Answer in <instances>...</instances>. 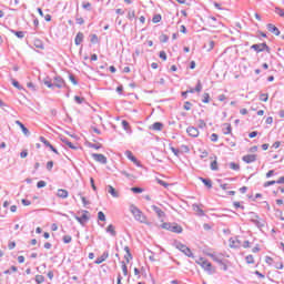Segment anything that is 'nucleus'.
<instances>
[{
    "label": "nucleus",
    "instance_id": "f257e3e1",
    "mask_svg": "<svg viewBox=\"0 0 284 284\" xmlns=\"http://www.w3.org/2000/svg\"><path fill=\"white\" fill-rule=\"evenodd\" d=\"M161 227L162 230H168L169 232H173L174 234H181L183 232V227L178 223L164 222Z\"/></svg>",
    "mask_w": 284,
    "mask_h": 284
},
{
    "label": "nucleus",
    "instance_id": "f03ea898",
    "mask_svg": "<svg viewBox=\"0 0 284 284\" xmlns=\"http://www.w3.org/2000/svg\"><path fill=\"white\" fill-rule=\"evenodd\" d=\"M130 212L133 214L135 221H139V223H145V221H148V217H145L143 212L135 205L130 206Z\"/></svg>",
    "mask_w": 284,
    "mask_h": 284
},
{
    "label": "nucleus",
    "instance_id": "7ed1b4c3",
    "mask_svg": "<svg viewBox=\"0 0 284 284\" xmlns=\"http://www.w3.org/2000/svg\"><path fill=\"white\" fill-rule=\"evenodd\" d=\"M174 245H175L176 250H180V252H182V254H184L189 258H194V253H192V250H190V247H187V245H185L181 242H175Z\"/></svg>",
    "mask_w": 284,
    "mask_h": 284
},
{
    "label": "nucleus",
    "instance_id": "20e7f679",
    "mask_svg": "<svg viewBox=\"0 0 284 284\" xmlns=\"http://www.w3.org/2000/svg\"><path fill=\"white\" fill-rule=\"evenodd\" d=\"M82 212H83L82 216L74 214V212H71V214L73 215L75 221H78V223H80V225H85V223H88L90 221V216H88V214H90V212H88V211H82Z\"/></svg>",
    "mask_w": 284,
    "mask_h": 284
},
{
    "label": "nucleus",
    "instance_id": "39448f33",
    "mask_svg": "<svg viewBox=\"0 0 284 284\" xmlns=\"http://www.w3.org/2000/svg\"><path fill=\"white\" fill-rule=\"evenodd\" d=\"M251 50H255V52H271L270 47L267 45V43L263 42V43H258V44H252L251 45Z\"/></svg>",
    "mask_w": 284,
    "mask_h": 284
},
{
    "label": "nucleus",
    "instance_id": "423d86ee",
    "mask_svg": "<svg viewBox=\"0 0 284 284\" xmlns=\"http://www.w3.org/2000/svg\"><path fill=\"white\" fill-rule=\"evenodd\" d=\"M197 265H201V267H203V270H205V272H209L210 274H212V263L207 262L204 258H200L197 262Z\"/></svg>",
    "mask_w": 284,
    "mask_h": 284
},
{
    "label": "nucleus",
    "instance_id": "0eeeda50",
    "mask_svg": "<svg viewBox=\"0 0 284 284\" xmlns=\"http://www.w3.org/2000/svg\"><path fill=\"white\" fill-rule=\"evenodd\" d=\"M252 214V219H251V223H254L255 226L258 229V230H263V227H265V222L263 221H260L258 220V215H256L254 212L251 213Z\"/></svg>",
    "mask_w": 284,
    "mask_h": 284
},
{
    "label": "nucleus",
    "instance_id": "6e6552de",
    "mask_svg": "<svg viewBox=\"0 0 284 284\" xmlns=\"http://www.w3.org/2000/svg\"><path fill=\"white\" fill-rule=\"evenodd\" d=\"M53 87L58 88L59 90H61V88H65V80H63L61 75H55L53 78Z\"/></svg>",
    "mask_w": 284,
    "mask_h": 284
},
{
    "label": "nucleus",
    "instance_id": "1a4fd4ad",
    "mask_svg": "<svg viewBox=\"0 0 284 284\" xmlns=\"http://www.w3.org/2000/svg\"><path fill=\"white\" fill-rule=\"evenodd\" d=\"M93 161H97L98 163H101L102 165H105L108 163V158L101 153H92L91 154Z\"/></svg>",
    "mask_w": 284,
    "mask_h": 284
},
{
    "label": "nucleus",
    "instance_id": "9d476101",
    "mask_svg": "<svg viewBox=\"0 0 284 284\" xmlns=\"http://www.w3.org/2000/svg\"><path fill=\"white\" fill-rule=\"evenodd\" d=\"M242 161H244V163H254V162H256V154L244 155L242 158Z\"/></svg>",
    "mask_w": 284,
    "mask_h": 284
},
{
    "label": "nucleus",
    "instance_id": "9b49d317",
    "mask_svg": "<svg viewBox=\"0 0 284 284\" xmlns=\"http://www.w3.org/2000/svg\"><path fill=\"white\" fill-rule=\"evenodd\" d=\"M186 132H187L189 136H193V139H196V136H199V129H196L194 126H189L186 129Z\"/></svg>",
    "mask_w": 284,
    "mask_h": 284
},
{
    "label": "nucleus",
    "instance_id": "f8f14e48",
    "mask_svg": "<svg viewBox=\"0 0 284 284\" xmlns=\"http://www.w3.org/2000/svg\"><path fill=\"white\" fill-rule=\"evenodd\" d=\"M268 32H272V34H275V37H278L281 34V31L276 28V26L268 23L266 26Z\"/></svg>",
    "mask_w": 284,
    "mask_h": 284
},
{
    "label": "nucleus",
    "instance_id": "ddd939ff",
    "mask_svg": "<svg viewBox=\"0 0 284 284\" xmlns=\"http://www.w3.org/2000/svg\"><path fill=\"white\" fill-rule=\"evenodd\" d=\"M16 125H19V128L22 130V133L24 136H30V130L26 128V124H22L21 121L17 120Z\"/></svg>",
    "mask_w": 284,
    "mask_h": 284
},
{
    "label": "nucleus",
    "instance_id": "4468645a",
    "mask_svg": "<svg viewBox=\"0 0 284 284\" xmlns=\"http://www.w3.org/2000/svg\"><path fill=\"white\" fill-rule=\"evenodd\" d=\"M151 209L153 210V212H155V214L159 216V219H163L165 216V212H163V210H161V207H159L156 205H152Z\"/></svg>",
    "mask_w": 284,
    "mask_h": 284
},
{
    "label": "nucleus",
    "instance_id": "2eb2a0df",
    "mask_svg": "<svg viewBox=\"0 0 284 284\" xmlns=\"http://www.w3.org/2000/svg\"><path fill=\"white\" fill-rule=\"evenodd\" d=\"M110 256V253L104 252L100 257H98L94 262L95 265H101V263L105 262V260Z\"/></svg>",
    "mask_w": 284,
    "mask_h": 284
},
{
    "label": "nucleus",
    "instance_id": "dca6fc26",
    "mask_svg": "<svg viewBox=\"0 0 284 284\" xmlns=\"http://www.w3.org/2000/svg\"><path fill=\"white\" fill-rule=\"evenodd\" d=\"M230 247L237 248L241 247V240L231 237L229 240Z\"/></svg>",
    "mask_w": 284,
    "mask_h": 284
},
{
    "label": "nucleus",
    "instance_id": "f3484780",
    "mask_svg": "<svg viewBox=\"0 0 284 284\" xmlns=\"http://www.w3.org/2000/svg\"><path fill=\"white\" fill-rule=\"evenodd\" d=\"M106 190L108 193L111 194V196H113V199H119V192L116 191V189H114V186L108 185Z\"/></svg>",
    "mask_w": 284,
    "mask_h": 284
},
{
    "label": "nucleus",
    "instance_id": "a211bd4d",
    "mask_svg": "<svg viewBox=\"0 0 284 284\" xmlns=\"http://www.w3.org/2000/svg\"><path fill=\"white\" fill-rule=\"evenodd\" d=\"M213 158H214V160L211 162L210 168H211L212 172H219V161L216 160L217 158H216V155H214ZM213 158H211V159H213Z\"/></svg>",
    "mask_w": 284,
    "mask_h": 284
},
{
    "label": "nucleus",
    "instance_id": "6ab92c4d",
    "mask_svg": "<svg viewBox=\"0 0 284 284\" xmlns=\"http://www.w3.org/2000/svg\"><path fill=\"white\" fill-rule=\"evenodd\" d=\"M125 156L126 159H129V161H132V163H135L136 165H139V160H136V156H134V154H132V151H125Z\"/></svg>",
    "mask_w": 284,
    "mask_h": 284
},
{
    "label": "nucleus",
    "instance_id": "aec40b11",
    "mask_svg": "<svg viewBox=\"0 0 284 284\" xmlns=\"http://www.w3.org/2000/svg\"><path fill=\"white\" fill-rule=\"evenodd\" d=\"M61 141H62V143L68 145V148H70L71 150H79V146H75L74 144H72V142H70V140H68V138H61Z\"/></svg>",
    "mask_w": 284,
    "mask_h": 284
},
{
    "label": "nucleus",
    "instance_id": "412c9836",
    "mask_svg": "<svg viewBox=\"0 0 284 284\" xmlns=\"http://www.w3.org/2000/svg\"><path fill=\"white\" fill-rule=\"evenodd\" d=\"M68 190L65 189H59L58 190V193H57V196H59V199H68Z\"/></svg>",
    "mask_w": 284,
    "mask_h": 284
},
{
    "label": "nucleus",
    "instance_id": "4be33fe9",
    "mask_svg": "<svg viewBox=\"0 0 284 284\" xmlns=\"http://www.w3.org/2000/svg\"><path fill=\"white\" fill-rule=\"evenodd\" d=\"M74 43H75V45H81V43H83V33L82 32L77 33Z\"/></svg>",
    "mask_w": 284,
    "mask_h": 284
},
{
    "label": "nucleus",
    "instance_id": "5701e85b",
    "mask_svg": "<svg viewBox=\"0 0 284 284\" xmlns=\"http://www.w3.org/2000/svg\"><path fill=\"white\" fill-rule=\"evenodd\" d=\"M151 130H155V132H161L163 130V123L154 122L151 126Z\"/></svg>",
    "mask_w": 284,
    "mask_h": 284
},
{
    "label": "nucleus",
    "instance_id": "b1692460",
    "mask_svg": "<svg viewBox=\"0 0 284 284\" xmlns=\"http://www.w3.org/2000/svg\"><path fill=\"white\" fill-rule=\"evenodd\" d=\"M199 179L204 183V185H205L209 190H212V180L205 179V178H199Z\"/></svg>",
    "mask_w": 284,
    "mask_h": 284
},
{
    "label": "nucleus",
    "instance_id": "393cba45",
    "mask_svg": "<svg viewBox=\"0 0 284 284\" xmlns=\"http://www.w3.org/2000/svg\"><path fill=\"white\" fill-rule=\"evenodd\" d=\"M211 258H212L215 263H219V265H223V258H221V256L215 255V254H211Z\"/></svg>",
    "mask_w": 284,
    "mask_h": 284
},
{
    "label": "nucleus",
    "instance_id": "a878e982",
    "mask_svg": "<svg viewBox=\"0 0 284 284\" xmlns=\"http://www.w3.org/2000/svg\"><path fill=\"white\" fill-rule=\"evenodd\" d=\"M229 168H230L231 170H234V172H239V170H241V165H240L239 163H235V162H231V163L229 164Z\"/></svg>",
    "mask_w": 284,
    "mask_h": 284
},
{
    "label": "nucleus",
    "instance_id": "bb28decb",
    "mask_svg": "<svg viewBox=\"0 0 284 284\" xmlns=\"http://www.w3.org/2000/svg\"><path fill=\"white\" fill-rule=\"evenodd\" d=\"M106 232L108 234H111L112 236H116V231L114 229V225L110 224L108 227H106Z\"/></svg>",
    "mask_w": 284,
    "mask_h": 284
},
{
    "label": "nucleus",
    "instance_id": "cd10ccee",
    "mask_svg": "<svg viewBox=\"0 0 284 284\" xmlns=\"http://www.w3.org/2000/svg\"><path fill=\"white\" fill-rule=\"evenodd\" d=\"M124 252H126V255H124V258L126 260V263H130V258H132V253H130V247L125 246Z\"/></svg>",
    "mask_w": 284,
    "mask_h": 284
},
{
    "label": "nucleus",
    "instance_id": "c85d7f7f",
    "mask_svg": "<svg viewBox=\"0 0 284 284\" xmlns=\"http://www.w3.org/2000/svg\"><path fill=\"white\" fill-rule=\"evenodd\" d=\"M11 83H12L13 88H17V90H23V87H21V84H19V81L11 78Z\"/></svg>",
    "mask_w": 284,
    "mask_h": 284
},
{
    "label": "nucleus",
    "instance_id": "c756f323",
    "mask_svg": "<svg viewBox=\"0 0 284 284\" xmlns=\"http://www.w3.org/2000/svg\"><path fill=\"white\" fill-rule=\"evenodd\" d=\"M225 129H223V134H232V125L231 124H224Z\"/></svg>",
    "mask_w": 284,
    "mask_h": 284
},
{
    "label": "nucleus",
    "instance_id": "7c9ffc66",
    "mask_svg": "<svg viewBox=\"0 0 284 284\" xmlns=\"http://www.w3.org/2000/svg\"><path fill=\"white\" fill-rule=\"evenodd\" d=\"M11 32L13 34H16V37H18V39H23V37H26V33L23 31H14V30H11Z\"/></svg>",
    "mask_w": 284,
    "mask_h": 284
},
{
    "label": "nucleus",
    "instance_id": "2f4dec72",
    "mask_svg": "<svg viewBox=\"0 0 284 284\" xmlns=\"http://www.w3.org/2000/svg\"><path fill=\"white\" fill-rule=\"evenodd\" d=\"M193 210H195V212H199L201 216L205 215V212L203 210H201L199 204H193Z\"/></svg>",
    "mask_w": 284,
    "mask_h": 284
},
{
    "label": "nucleus",
    "instance_id": "473e14b6",
    "mask_svg": "<svg viewBox=\"0 0 284 284\" xmlns=\"http://www.w3.org/2000/svg\"><path fill=\"white\" fill-rule=\"evenodd\" d=\"M36 283H45V277L43 275H36Z\"/></svg>",
    "mask_w": 284,
    "mask_h": 284
},
{
    "label": "nucleus",
    "instance_id": "72a5a7b5",
    "mask_svg": "<svg viewBox=\"0 0 284 284\" xmlns=\"http://www.w3.org/2000/svg\"><path fill=\"white\" fill-rule=\"evenodd\" d=\"M43 83H44V85H47V88H49L50 90H54V83H52V81H50V80H44Z\"/></svg>",
    "mask_w": 284,
    "mask_h": 284
},
{
    "label": "nucleus",
    "instance_id": "f704fd0d",
    "mask_svg": "<svg viewBox=\"0 0 284 284\" xmlns=\"http://www.w3.org/2000/svg\"><path fill=\"white\" fill-rule=\"evenodd\" d=\"M268 99H270V95L267 93H262L260 95V101H263L264 103H267Z\"/></svg>",
    "mask_w": 284,
    "mask_h": 284
},
{
    "label": "nucleus",
    "instance_id": "c9c22d12",
    "mask_svg": "<svg viewBox=\"0 0 284 284\" xmlns=\"http://www.w3.org/2000/svg\"><path fill=\"white\" fill-rule=\"evenodd\" d=\"M131 192H133L134 194H141L143 193V189L139 186H134V187H131Z\"/></svg>",
    "mask_w": 284,
    "mask_h": 284
},
{
    "label": "nucleus",
    "instance_id": "e433bc0d",
    "mask_svg": "<svg viewBox=\"0 0 284 284\" xmlns=\"http://www.w3.org/2000/svg\"><path fill=\"white\" fill-rule=\"evenodd\" d=\"M40 141L41 143H43V145H45V148H50L52 144L50 143V141H48L45 138L40 136Z\"/></svg>",
    "mask_w": 284,
    "mask_h": 284
},
{
    "label": "nucleus",
    "instance_id": "4c0bfd02",
    "mask_svg": "<svg viewBox=\"0 0 284 284\" xmlns=\"http://www.w3.org/2000/svg\"><path fill=\"white\" fill-rule=\"evenodd\" d=\"M128 19L130 21H132L133 19H136V13L134 12V10H131L128 12Z\"/></svg>",
    "mask_w": 284,
    "mask_h": 284
},
{
    "label": "nucleus",
    "instance_id": "58836bf2",
    "mask_svg": "<svg viewBox=\"0 0 284 284\" xmlns=\"http://www.w3.org/2000/svg\"><path fill=\"white\" fill-rule=\"evenodd\" d=\"M161 19H162L161 14H155L152 18V22L153 23H161Z\"/></svg>",
    "mask_w": 284,
    "mask_h": 284
},
{
    "label": "nucleus",
    "instance_id": "ea45409f",
    "mask_svg": "<svg viewBox=\"0 0 284 284\" xmlns=\"http://www.w3.org/2000/svg\"><path fill=\"white\" fill-rule=\"evenodd\" d=\"M159 185H162V187H170V184L161 179H156Z\"/></svg>",
    "mask_w": 284,
    "mask_h": 284
},
{
    "label": "nucleus",
    "instance_id": "a19ab883",
    "mask_svg": "<svg viewBox=\"0 0 284 284\" xmlns=\"http://www.w3.org/2000/svg\"><path fill=\"white\" fill-rule=\"evenodd\" d=\"M202 103H210V93H203Z\"/></svg>",
    "mask_w": 284,
    "mask_h": 284
},
{
    "label": "nucleus",
    "instance_id": "79ce46f5",
    "mask_svg": "<svg viewBox=\"0 0 284 284\" xmlns=\"http://www.w3.org/2000/svg\"><path fill=\"white\" fill-rule=\"evenodd\" d=\"M62 241H63V243H65V244L72 243V236H70V235H64V236L62 237Z\"/></svg>",
    "mask_w": 284,
    "mask_h": 284
},
{
    "label": "nucleus",
    "instance_id": "37998d69",
    "mask_svg": "<svg viewBox=\"0 0 284 284\" xmlns=\"http://www.w3.org/2000/svg\"><path fill=\"white\" fill-rule=\"evenodd\" d=\"M194 90L195 92H201V90H203V84H201V80L197 81Z\"/></svg>",
    "mask_w": 284,
    "mask_h": 284
},
{
    "label": "nucleus",
    "instance_id": "c03bdc74",
    "mask_svg": "<svg viewBox=\"0 0 284 284\" xmlns=\"http://www.w3.org/2000/svg\"><path fill=\"white\" fill-rule=\"evenodd\" d=\"M170 150H171V152H173L174 156H180L181 151L179 149L171 146Z\"/></svg>",
    "mask_w": 284,
    "mask_h": 284
},
{
    "label": "nucleus",
    "instance_id": "a18cd8bd",
    "mask_svg": "<svg viewBox=\"0 0 284 284\" xmlns=\"http://www.w3.org/2000/svg\"><path fill=\"white\" fill-rule=\"evenodd\" d=\"M74 101H75V103H78L79 105H81V103H83V101H85V99H84V98H81V97H79V95H75V97H74Z\"/></svg>",
    "mask_w": 284,
    "mask_h": 284
},
{
    "label": "nucleus",
    "instance_id": "49530a36",
    "mask_svg": "<svg viewBox=\"0 0 284 284\" xmlns=\"http://www.w3.org/2000/svg\"><path fill=\"white\" fill-rule=\"evenodd\" d=\"M160 41H161L162 43H168V41H170V37H168L166 34H162V36L160 37Z\"/></svg>",
    "mask_w": 284,
    "mask_h": 284
},
{
    "label": "nucleus",
    "instance_id": "de8ad7c7",
    "mask_svg": "<svg viewBox=\"0 0 284 284\" xmlns=\"http://www.w3.org/2000/svg\"><path fill=\"white\" fill-rule=\"evenodd\" d=\"M275 13L278 14L280 17L284 18V9H281L278 7L275 8Z\"/></svg>",
    "mask_w": 284,
    "mask_h": 284
},
{
    "label": "nucleus",
    "instance_id": "09e8293b",
    "mask_svg": "<svg viewBox=\"0 0 284 284\" xmlns=\"http://www.w3.org/2000/svg\"><path fill=\"white\" fill-rule=\"evenodd\" d=\"M246 263H247L248 265L254 264V256H253V255H247V256H246Z\"/></svg>",
    "mask_w": 284,
    "mask_h": 284
},
{
    "label": "nucleus",
    "instance_id": "8fccbe9b",
    "mask_svg": "<svg viewBox=\"0 0 284 284\" xmlns=\"http://www.w3.org/2000/svg\"><path fill=\"white\" fill-rule=\"evenodd\" d=\"M159 57H160V59H162L163 61H168V53H165V51H160Z\"/></svg>",
    "mask_w": 284,
    "mask_h": 284
},
{
    "label": "nucleus",
    "instance_id": "3c124183",
    "mask_svg": "<svg viewBox=\"0 0 284 284\" xmlns=\"http://www.w3.org/2000/svg\"><path fill=\"white\" fill-rule=\"evenodd\" d=\"M98 219L99 221H105V213H103L102 211L98 212Z\"/></svg>",
    "mask_w": 284,
    "mask_h": 284
},
{
    "label": "nucleus",
    "instance_id": "603ef678",
    "mask_svg": "<svg viewBox=\"0 0 284 284\" xmlns=\"http://www.w3.org/2000/svg\"><path fill=\"white\" fill-rule=\"evenodd\" d=\"M122 272L124 276H128V265L125 264V262H122Z\"/></svg>",
    "mask_w": 284,
    "mask_h": 284
},
{
    "label": "nucleus",
    "instance_id": "864d4df0",
    "mask_svg": "<svg viewBox=\"0 0 284 284\" xmlns=\"http://www.w3.org/2000/svg\"><path fill=\"white\" fill-rule=\"evenodd\" d=\"M45 185H47V183H45V181H43V180H41V181H39V182L37 183V187H38L39 190H41V187H45Z\"/></svg>",
    "mask_w": 284,
    "mask_h": 284
},
{
    "label": "nucleus",
    "instance_id": "5fc2aeb1",
    "mask_svg": "<svg viewBox=\"0 0 284 284\" xmlns=\"http://www.w3.org/2000/svg\"><path fill=\"white\" fill-rule=\"evenodd\" d=\"M276 184H278L276 181H267V182H265L264 183V187H270V185H276Z\"/></svg>",
    "mask_w": 284,
    "mask_h": 284
},
{
    "label": "nucleus",
    "instance_id": "6e6d98bb",
    "mask_svg": "<svg viewBox=\"0 0 284 284\" xmlns=\"http://www.w3.org/2000/svg\"><path fill=\"white\" fill-rule=\"evenodd\" d=\"M89 148H92L93 150H101V144L90 143Z\"/></svg>",
    "mask_w": 284,
    "mask_h": 284
},
{
    "label": "nucleus",
    "instance_id": "4d7b16f0",
    "mask_svg": "<svg viewBox=\"0 0 284 284\" xmlns=\"http://www.w3.org/2000/svg\"><path fill=\"white\" fill-rule=\"evenodd\" d=\"M82 8H83L84 10H92V3H90V2L83 3V4H82Z\"/></svg>",
    "mask_w": 284,
    "mask_h": 284
},
{
    "label": "nucleus",
    "instance_id": "13d9d810",
    "mask_svg": "<svg viewBox=\"0 0 284 284\" xmlns=\"http://www.w3.org/2000/svg\"><path fill=\"white\" fill-rule=\"evenodd\" d=\"M211 141H212L213 143H216V141H219V134L212 133V134H211Z\"/></svg>",
    "mask_w": 284,
    "mask_h": 284
},
{
    "label": "nucleus",
    "instance_id": "bf43d9fd",
    "mask_svg": "<svg viewBox=\"0 0 284 284\" xmlns=\"http://www.w3.org/2000/svg\"><path fill=\"white\" fill-rule=\"evenodd\" d=\"M52 168H54V162L53 161H49L47 163V170L50 172V171H52Z\"/></svg>",
    "mask_w": 284,
    "mask_h": 284
},
{
    "label": "nucleus",
    "instance_id": "052dcab7",
    "mask_svg": "<svg viewBox=\"0 0 284 284\" xmlns=\"http://www.w3.org/2000/svg\"><path fill=\"white\" fill-rule=\"evenodd\" d=\"M184 110L186 111L192 110V104L190 103V101L184 102Z\"/></svg>",
    "mask_w": 284,
    "mask_h": 284
},
{
    "label": "nucleus",
    "instance_id": "680f3d73",
    "mask_svg": "<svg viewBox=\"0 0 284 284\" xmlns=\"http://www.w3.org/2000/svg\"><path fill=\"white\" fill-rule=\"evenodd\" d=\"M91 43H99V37L97 34L91 36Z\"/></svg>",
    "mask_w": 284,
    "mask_h": 284
},
{
    "label": "nucleus",
    "instance_id": "e2e57ef3",
    "mask_svg": "<svg viewBox=\"0 0 284 284\" xmlns=\"http://www.w3.org/2000/svg\"><path fill=\"white\" fill-rule=\"evenodd\" d=\"M265 263H266L267 265H272V263H274V258H272L271 256H266V257H265Z\"/></svg>",
    "mask_w": 284,
    "mask_h": 284
},
{
    "label": "nucleus",
    "instance_id": "0e129e2a",
    "mask_svg": "<svg viewBox=\"0 0 284 284\" xmlns=\"http://www.w3.org/2000/svg\"><path fill=\"white\" fill-rule=\"evenodd\" d=\"M274 267L275 270H283V262H276Z\"/></svg>",
    "mask_w": 284,
    "mask_h": 284
},
{
    "label": "nucleus",
    "instance_id": "69168bd1",
    "mask_svg": "<svg viewBox=\"0 0 284 284\" xmlns=\"http://www.w3.org/2000/svg\"><path fill=\"white\" fill-rule=\"evenodd\" d=\"M206 123L204 120H199V128H201V130H203V128H206Z\"/></svg>",
    "mask_w": 284,
    "mask_h": 284
},
{
    "label": "nucleus",
    "instance_id": "338daca9",
    "mask_svg": "<svg viewBox=\"0 0 284 284\" xmlns=\"http://www.w3.org/2000/svg\"><path fill=\"white\" fill-rule=\"evenodd\" d=\"M75 23H78V26H83V23H85V20H83V18H77Z\"/></svg>",
    "mask_w": 284,
    "mask_h": 284
},
{
    "label": "nucleus",
    "instance_id": "774afa93",
    "mask_svg": "<svg viewBox=\"0 0 284 284\" xmlns=\"http://www.w3.org/2000/svg\"><path fill=\"white\" fill-rule=\"evenodd\" d=\"M34 45H36V48H39L40 50H43V42H41V41H37L36 43H34Z\"/></svg>",
    "mask_w": 284,
    "mask_h": 284
}]
</instances>
